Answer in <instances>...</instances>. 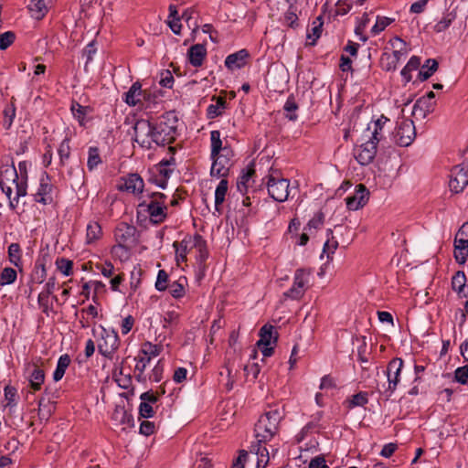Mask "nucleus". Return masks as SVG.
<instances>
[{"mask_svg": "<svg viewBox=\"0 0 468 468\" xmlns=\"http://www.w3.org/2000/svg\"><path fill=\"white\" fill-rule=\"evenodd\" d=\"M178 119L175 112L163 114L155 124L139 120L133 126L134 141L142 147L151 149L153 144L166 145L175 142L177 135Z\"/></svg>", "mask_w": 468, "mask_h": 468, "instance_id": "f257e3e1", "label": "nucleus"}, {"mask_svg": "<svg viewBox=\"0 0 468 468\" xmlns=\"http://www.w3.org/2000/svg\"><path fill=\"white\" fill-rule=\"evenodd\" d=\"M285 408L283 405H273L262 414L255 424V437L257 444L251 445V452H255L257 455V468H265L269 461L268 450L262 446L271 441L280 431L281 421L285 417Z\"/></svg>", "mask_w": 468, "mask_h": 468, "instance_id": "f03ea898", "label": "nucleus"}, {"mask_svg": "<svg viewBox=\"0 0 468 468\" xmlns=\"http://www.w3.org/2000/svg\"><path fill=\"white\" fill-rule=\"evenodd\" d=\"M114 239L117 245L113 246L112 252L118 254L122 251L127 254L137 243V229L133 225L120 222L114 229Z\"/></svg>", "mask_w": 468, "mask_h": 468, "instance_id": "7ed1b4c3", "label": "nucleus"}, {"mask_svg": "<svg viewBox=\"0 0 468 468\" xmlns=\"http://www.w3.org/2000/svg\"><path fill=\"white\" fill-rule=\"evenodd\" d=\"M166 196L160 192H154L150 195V200L147 203L144 201L139 205L140 207H145L151 222L160 224L165 221L167 216V207L165 205Z\"/></svg>", "mask_w": 468, "mask_h": 468, "instance_id": "20e7f679", "label": "nucleus"}, {"mask_svg": "<svg viewBox=\"0 0 468 468\" xmlns=\"http://www.w3.org/2000/svg\"><path fill=\"white\" fill-rule=\"evenodd\" d=\"M312 274V271L310 269L300 268L297 269L294 272L293 276V283L292 287L286 291L283 295L286 298H290L292 300H299L303 295L308 287L309 278Z\"/></svg>", "mask_w": 468, "mask_h": 468, "instance_id": "39448f33", "label": "nucleus"}, {"mask_svg": "<svg viewBox=\"0 0 468 468\" xmlns=\"http://www.w3.org/2000/svg\"><path fill=\"white\" fill-rule=\"evenodd\" d=\"M233 156L234 153L229 146H225L222 153L215 156H210L212 159L210 175L216 177H226L229 175V168L232 165Z\"/></svg>", "mask_w": 468, "mask_h": 468, "instance_id": "423d86ee", "label": "nucleus"}, {"mask_svg": "<svg viewBox=\"0 0 468 468\" xmlns=\"http://www.w3.org/2000/svg\"><path fill=\"white\" fill-rule=\"evenodd\" d=\"M268 193L277 202H284L290 195V181L270 175L267 182Z\"/></svg>", "mask_w": 468, "mask_h": 468, "instance_id": "0eeeda50", "label": "nucleus"}, {"mask_svg": "<svg viewBox=\"0 0 468 468\" xmlns=\"http://www.w3.org/2000/svg\"><path fill=\"white\" fill-rule=\"evenodd\" d=\"M416 137L414 122L409 119H403L399 122L394 133V140L399 146H409Z\"/></svg>", "mask_w": 468, "mask_h": 468, "instance_id": "6e6552de", "label": "nucleus"}, {"mask_svg": "<svg viewBox=\"0 0 468 468\" xmlns=\"http://www.w3.org/2000/svg\"><path fill=\"white\" fill-rule=\"evenodd\" d=\"M404 362L401 358L396 357L389 361L385 374L388 378V388L385 390L390 396L397 388L400 380V373L403 368Z\"/></svg>", "mask_w": 468, "mask_h": 468, "instance_id": "1a4fd4ad", "label": "nucleus"}, {"mask_svg": "<svg viewBox=\"0 0 468 468\" xmlns=\"http://www.w3.org/2000/svg\"><path fill=\"white\" fill-rule=\"evenodd\" d=\"M119 337L114 332L102 330L101 339L98 343V350L103 356L112 359V355L118 349Z\"/></svg>", "mask_w": 468, "mask_h": 468, "instance_id": "9d476101", "label": "nucleus"}, {"mask_svg": "<svg viewBox=\"0 0 468 468\" xmlns=\"http://www.w3.org/2000/svg\"><path fill=\"white\" fill-rule=\"evenodd\" d=\"M378 143L370 138L354 148V157L362 165H369L377 154Z\"/></svg>", "mask_w": 468, "mask_h": 468, "instance_id": "9b49d317", "label": "nucleus"}, {"mask_svg": "<svg viewBox=\"0 0 468 468\" xmlns=\"http://www.w3.org/2000/svg\"><path fill=\"white\" fill-rule=\"evenodd\" d=\"M468 185V169L463 165L454 166L451 171L449 186L455 194L462 193Z\"/></svg>", "mask_w": 468, "mask_h": 468, "instance_id": "f8f14e48", "label": "nucleus"}, {"mask_svg": "<svg viewBox=\"0 0 468 468\" xmlns=\"http://www.w3.org/2000/svg\"><path fill=\"white\" fill-rule=\"evenodd\" d=\"M144 187V179L138 174H129L126 176H122L117 186V188L120 191L127 192L135 196L142 194Z\"/></svg>", "mask_w": 468, "mask_h": 468, "instance_id": "ddd939ff", "label": "nucleus"}, {"mask_svg": "<svg viewBox=\"0 0 468 468\" xmlns=\"http://www.w3.org/2000/svg\"><path fill=\"white\" fill-rule=\"evenodd\" d=\"M53 188L50 177L47 173H43L39 179L38 188L34 194V200L43 205L51 204L53 202Z\"/></svg>", "mask_w": 468, "mask_h": 468, "instance_id": "4468645a", "label": "nucleus"}, {"mask_svg": "<svg viewBox=\"0 0 468 468\" xmlns=\"http://www.w3.org/2000/svg\"><path fill=\"white\" fill-rule=\"evenodd\" d=\"M192 250H196V259L200 270H205V263L208 258V250L207 248V241L199 234L191 236Z\"/></svg>", "mask_w": 468, "mask_h": 468, "instance_id": "2eb2a0df", "label": "nucleus"}, {"mask_svg": "<svg viewBox=\"0 0 468 468\" xmlns=\"http://www.w3.org/2000/svg\"><path fill=\"white\" fill-rule=\"evenodd\" d=\"M368 198L369 191L364 185L360 184L356 186L355 194L346 198V207L350 210H357L367 204Z\"/></svg>", "mask_w": 468, "mask_h": 468, "instance_id": "dca6fc26", "label": "nucleus"}, {"mask_svg": "<svg viewBox=\"0 0 468 468\" xmlns=\"http://www.w3.org/2000/svg\"><path fill=\"white\" fill-rule=\"evenodd\" d=\"M30 164L27 161L19 162L18 164V184H16V203L19 198L26 197L27 194V167Z\"/></svg>", "mask_w": 468, "mask_h": 468, "instance_id": "f3484780", "label": "nucleus"}, {"mask_svg": "<svg viewBox=\"0 0 468 468\" xmlns=\"http://www.w3.org/2000/svg\"><path fill=\"white\" fill-rule=\"evenodd\" d=\"M249 56L247 49H240L226 58L225 66L230 70L241 69L247 64Z\"/></svg>", "mask_w": 468, "mask_h": 468, "instance_id": "a211bd4d", "label": "nucleus"}, {"mask_svg": "<svg viewBox=\"0 0 468 468\" xmlns=\"http://www.w3.org/2000/svg\"><path fill=\"white\" fill-rule=\"evenodd\" d=\"M27 371L29 387L34 391L39 390L45 380L44 370L38 367L37 365L32 364L27 367Z\"/></svg>", "mask_w": 468, "mask_h": 468, "instance_id": "6ab92c4d", "label": "nucleus"}, {"mask_svg": "<svg viewBox=\"0 0 468 468\" xmlns=\"http://www.w3.org/2000/svg\"><path fill=\"white\" fill-rule=\"evenodd\" d=\"M388 121L386 116L381 115L377 120L370 122L367 125V131L371 133L369 138L378 144L384 136V126Z\"/></svg>", "mask_w": 468, "mask_h": 468, "instance_id": "aec40b11", "label": "nucleus"}, {"mask_svg": "<svg viewBox=\"0 0 468 468\" xmlns=\"http://www.w3.org/2000/svg\"><path fill=\"white\" fill-rule=\"evenodd\" d=\"M323 27H324L323 16H318L317 17H315L313 20L310 28L307 29L306 37L308 40H310L307 43V45H309V46L316 45L317 40L322 36Z\"/></svg>", "mask_w": 468, "mask_h": 468, "instance_id": "412c9836", "label": "nucleus"}, {"mask_svg": "<svg viewBox=\"0 0 468 468\" xmlns=\"http://www.w3.org/2000/svg\"><path fill=\"white\" fill-rule=\"evenodd\" d=\"M189 62L194 67H200L207 56V48L203 44L192 46L187 52Z\"/></svg>", "mask_w": 468, "mask_h": 468, "instance_id": "4be33fe9", "label": "nucleus"}, {"mask_svg": "<svg viewBox=\"0 0 468 468\" xmlns=\"http://www.w3.org/2000/svg\"><path fill=\"white\" fill-rule=\"evenodd\" d=\"M278 339V334L274 331V327L271 324H264L260 330V340L257 342V346H271L272 343L275 344Z\"/></svg>", "mask_w": 468, "mask_h": 468, "instance_id": "5701e85b", "label": "nucleus"}, {"mask_svg": "<svg viewBox=\"0 0 468 468\" xmlns=\"http://www.w3.org/2000/svg\"><path fill=\"white\" fill-rule=\"evenodd\" d=\"M432 111L433 103L429 101L428 98L421 97L416 101L412 109V115L417 119H424Z\"/></svg>", "mask_w": 468, "mask_h": 468, "instance_id": "b1692460", "label": "nucleus"}, {"mask_svg": "<svg viewBox=\"0 0 468 468\" xmlns=\"http://www.w3.org/2000/svg\"><path fill=\"white\" fill-rule=\"evenodd\" d=\"M0 182L11 183L16 187V184L19 182L18 173L13 162L10 165L6 164L1 165Z\"/></svg>", "mask_w": 468, "mask_h": 468, "instance_id": "393cba45", "label": "nucleus"}, {"mask_svg": "<svg viewBox=\"0 0 468 468\" xmlns=\"http://www.w3.org/2000/svg\"><path fill=\"white\" fill-rule=\"evenodd\" d=\"M162 351V346L152 344L151 342H145L142 345L138 357L143 360H147L150 363L151 359L159 356Z\"/></svg>", "mask_w": 468, "mask_h": 468, "instance_id": "a878e982", "label": "nucleus"}, {"mask_svg": "<svg viewBox=\"0 0 468 468\" xmlns=\"http://www.w3.org/2000/svg\"><path fill=\"white\" fill-rule=\"evenodd\" d=\"M142 97V85L140 82H134L129 90L124 93V101L129 106H135L141 101Z\"/></svg>", "mask_w": 468, "mask_h": 468, "instance_id": "bb28decb", "label": "nucleus"}, {"mask_svg": "<svg viewBox=\"0 0 468 468\" xmlns=\"http://www.w3.org/2000/svg\"><path fill=\"white\" fill-rule=\"evenodd\" d=\"M51 0H31L29 10L37 19H41L47 14Z\"/></svg>", "mask_w": 468, "mask_h": 468, "instance_id": "cd10ccee", "label": "nucleus"}, {"mask_svg": "<svg viewBox=\"0 0 468 468\" xmlns=\"http://www.w3.org/2000/svg\"><path fill=\"white\" fill-rule=\"evenodd\" d=\"M174 247L177 262L186 261V254L192 250L191 236L186 237L180 243L175 242Z\"/></svg>", "mask_w": 468, "mask_h": 468, "instance_id": "c85d7f7f", "label": "nucleus"}, {"mask_svg": "<svg viewBox=\"0 0 468 468\" xmlns=\"http://www.w3.org/2000/svg\"><path fill=\"white\" fill-rule=\"evenodd\" d=\"M112 420L121 425L132 426L133 422V415L128 412L124 407L117 406L112 415Z\"/></svg>", "mask_w": 468, "mask_h": 468, "instance_id": "c756f323", "label": "nucleus"}, {"mask_svg": "<svg viewBox=\"0 0 468 468\" xmlns=\"http://www.w3.org/2000/svg\"><path fill=\"white\" fill-rule=\"evenodd\" d=\"M113 378L120 388L123 389L131 388V393H133L132 376L129 373H123L122 367L116 368L114 370Z\"/></svg>", "mask_w": 468, "mask_h": 468, "instance_id": "7c9ffc66", "label": "nucleus"}, {"mask_svg": "<svg viewBox=\"0 0 468 468\" xmlns=\"http://www.w3.org/2000/svg\"><path fill=\"white\" fill-rule=\"evenodd\" d=\"M353 6L351 0H337L335 7L328 12V18L335 19L338 16L346 15Z\"/></svg>", "mask_w": 468, "mask_h": 468, "instance_id": "2f4dec72", "label": "nucleus"}, {"mask_svg": "<svg viewBox=\"0 0 468 468\" xmlns=\"http://www.w3.org/2000/svg\"><path fill=\"white\" fill-rule=\"evenodd\" d=\"M228 180L225 178H222L218 185L216 191H215V209L221 213L220 206L225 201V197L228 192Z\"/></svg>", "mask_w": 468, "mask_h": 468, "instance_id": "473e14b6", "label": "nucleus"}, {"mask_svg": "<svg viewBox=\"0 0 468 468\" xmlns=\"http://www.w3.org/2000/svg\"><path fill=\"white\" fill-rule=\"evenodd\" d=\"M438 66L439 65L436 59H427L425 64L422 65L420 70L419 71L418 79L420 81L427 80L430 77L433 75L434 72L437 71Z\"/></svg>", "mask_w": 468, "mask_h": 468, "instance_id": "72a5a7b5", "label": "nucleus"}, {"mask_svg": "<svg viewBox=\"0 0 468 468\" xmlns=\"http://www.w3.org/2000/svg\"><path fill=\"white\" fill-rule=\"evenodd\" d=\"M70 110L80 125L83 126L85 124V117L90 112V108L82 106L78 101H72Z\"/></svg>", "mask_w": 468, "mask_h": 468, "instance_id": "f704fd0d", "label": "nucleus"}, {"mask_svg": "<svg viewBox=\"0 0 468 468\" xmlns=\"http://www.w3.org/2000/svg\"><path fill=\"white\" fill-rule=\"evenodd\" d=\"M70 357L69 355L65 354L59 356L57 364V367L53 373V379L54 381H59L64 374L66 369L69 367L70 364Z\"/></svg>", "mask_w": 468, "mask_h": 468, "instance_id": "c9c22d12", "label": "nucleus"}, {"mask_svg": "<svg viewBox=\"0 0 468 468\" xmlns=\"http://www.w3.org/2000/svg\"><path fill=\"white\" fill-rule=\"evenodd\" d=\"M368 402V394L365 391H360L353 395L350 399L345 401L346 408L352 410L356 407H363Z\"/></svg>", "mask_w": 468, "mask_h": 468, "instance_id": "e433bc0d", "label": "nucleus"}, {"mask_svg": "<svg viewBox=\"0 0 468 468\" xmlns=\"http://www.w3.org/2000/svg\"><path fill=\"white\" fill-rule=\"evenodd\" d=\"M186 283V279L185 277H181L177 281L170 283L169 287H168L170 294L176 299L184 297L186 294V289H185Z\"/></svg>", "mask_w": 468, "mask_h": 468, "instance_id": "4c0bfd02", "label": "nucleus"}, {"mask_svg": "<svg viewBox=\"0 0 468 468\" xmlns=\"http://www.w3.org/2000/svg\"><path fill=\"white\" fill-rule=\"evenodd\" d=\"M47 278V270L45 263L37 261L34 266V270L31 274V282L37 284H41Z\"/></svg>", "mask_w": 468, "mask_h": 468, "instance_id": "58836bf2", "label": "nucleus"}, {"mask_svg": "<svg viewBox=\"0 0 468 468\" xmlns=\"http://www.w3.org/2000/svg\"><path fill=\"white\" fill-rule=\"evenodd\" d=\"M17 278V272L11 267H5L0 271V286H6L13 284Z\"/></svg>", "mask_w": 468, "mask_h": 468, "instance_id": "ea45409f", "label": "nucleus"}, {"mask_svg": "<svg viewBox=\"0 0 468 468\" xmlns=\"http://www.w3.org/2000/svg\"><path fill=\"white\" fill-rule=\"evenodd\" d=\"M211 153L210 156H215L223 152L225 146L222 145L220 132L213 130L210 132Z\"/></svg>", "mask_w": 468, "mask_h": 468, "instance_id": "a19ab883", "label": "nucleus"}, {"mask_svg": "<svg viewBox=\"0 0 468 468\" xmlns=\"http://www.w3.org/2000/svg\"><path fill=\"white\" fill-rule=\"evenodd\" d=\"M102 235L101 225L96 222L92 221L90 222L87 226V234L86 239L88 243H91L97 239H99Z\"/></svg>", "mask_w": 468, "mask_h": 468, "instance_id": "79ce46f5", "label": "nucleus"}, {"mask_svg": "<svg viewBox=\"0 0 468 468\" xmlns=\"http://www.w3.org/2000/svg\"><path fill=\"white\" fill-rule=\"evenodd\" d=\"M455 18L456 14L454 12H448L447 14H444L441 20L435 24L434 31L437 33L445 31L452 25Z\"/></svg>", "mask_w": 468, "mask_h": 468, "instance_id": "37998d69", "label": "nucleus"}, {"mask_svg": "<svg viewBox=\"0 0 468 468\" xmlns=\"http://www.w3.org/2000/svg\"><path fill=\"white\" fill-rule=\"evenodd\" d=\"M226 101L218 97L216 104H210L207 109V115L209 119H214L223 113L225 109Z\"/></svg>", "mask_w": 468, "mask_h": 468, "instance_id": "c03bdc74", "label": "nucleus"}, {"mask_svg": "<svg viewBox=\"0 0 468 468\" xmlns=\"http://www.w3.org/2000/svg\"><path fill=\"white\" fill-rule=\"evenodd\" d=\"M58 154L59 156V165L65 166L67 161L70 156V146L69 139L66 137L59 144L58 148Z\"/></svg>", "mask_w": 468, "mask_h": 468, "instance_id": "a18cd8bd", "label": "nucleus"}, {"mask_svg": "<svg viewBox=\"0 0 468 468\" xmlns=\"http://www.w3.org/2000/svg\"><path fill=\"white\" fill-rule=\"evenodd\" d=\"M101 163L98 147H90L88 151L87 167L89 171H93Z\"/></svg>", "mask_w": 468, "mask_h": 468, "instance_id": "49530a36", "label": "nucleus"}, {"mask_svg": "<svg viewBox=\"0 0 468 468\" xmlns=\"http://www.w3.org/2000/svg\"><path fill=\"white\" fill-rule=\"evenodd\" d=\"M8 257L11 263L16 267L20 266L22 251L18 243H11L8 246Z\"/></svg>", "mask_w": 468, "mask_h": 468, "instance_id": "de8ad7c7", "label": "nucleus"}, {"mask_svg": "<svg viewBox=\"0 0 468 468\" xmlns=\"http://www.w3.org/2000/svg\"><path fill=\"white\" fill-rule=\"evenodd\" d=\"M395 21L394 18L387 17V16H377L376 24L371 28V33L374 36L378 35L382 31L386 29L390 24Z\"/></svg>", "mask_w": 468, "mask_h": 468, "instance_id": "09e8293b", "label": "nucleus"}, {"mask_svg": "<svg viewBox=\"0 0 468 468\" xmlns=\"http://www.w3.org/2000/svg\"><path fill=\"white\" fill-rule=\"evenodd\" d=\"M326 232H327L328 239L324 245L323 254H326L327 259H331V255L334 254L335 250L338 247V242L332 236V234H333L332 229H327Z\"/></svg>", "mask_w": 468, "mask_h": 468, "instance_id": "8fccbe9b", "label": "nucleus"}, {"mask_svg": "<svg viewBox=\"0 0 468 468\" xmlns=\"http://www.w3.org/2000/svg\"><path fill=\"white\" fill-rule=\"evenodd\" d=\"M255 171L253 168H249L238 178L237 188L240 193H245L248 188V184L254 175Z\"/></svg>", "mask_w": 468, "mask_h": 468, "instance_id": "3c124183", "label": "nucleus"}, {"mask_svg": "<svg viewBox=\"0 0 468 468\" xmlns=\"http://www.w3.org/2000/svg\"><path fill=\"white\" fill-rule=\"evenodd\" d=\"M57 269L65 276H69L73 273V261L66 258H58L56 260Z\"/></svg>", "mask_w": 468, "mask_h": 468, "instance_id": "603ef678", "label": "nucleus"}, {"mask_svg": "<svg viewBox=\"0 0 468 468\" xmlns=\"http://www.w3.org/2000/svg\"><path fill=\"white\" fill-rule=\"evenodd\" d=\"M283 110L286 112V118L290 121H295L297 119L296 111L298 110V105L295 102L293 96H289L284 106Z\"/></svg>", "mask_w": 468, "mask_h": 468, "instance_id": "864d4df0", "label": "nucleus"}, {"mask_svg": "<svg viewBox=\"0 0 468 468\" xmlns=\"http://www.w3.org/2000/svg\"><path fill=\"white\" fill-rule=\"evenodd\" d=\"M466 276L463 271H457L452 279V289L461 293L465 286Z\"/></svg>", "mask_w": 468, "mask_h": 468, "instance_id": "5fc2aeb1", "label": "nucleus"}, {"mask_svg": "<svg viewBox=\"0 0 468 468\" xmlns=\"http://www.w3.org/2000/svg\"><path fill=\"white\" fill-rule=\"evenodd\" d=\"M3 114H4L3 125L5 129H9L13 123L15 117H16L15 105L13 103L7 105L4 109Z\"/></svg>", "mask_w": 468, "mask_h": 468, "instance_id": "6e6d98bb", "label": "nucleus"}, {"mask_svg": "<svg viewBox=\"0 0 468 468\" xmlns=\"http://www.w3.org/2000/svg\"><path fill=\"white\" fill-rule=\"evenodd\" d=\"M169 277L167 272L165 270H160L157 274L156 282H155V289L159 292H164L168 289Z\"/></svg>", "mask_w": 468, "mask_h": 468, "instance_id": "4d7b16f0", "label": "nucleus"}, {"mask_svg": "<svg viewBox=\"0 0 468 468\" xmlns=\"http://www.w3.org/2000/svg\"><path fill=\"white\" fill-rule=\"evenodd\" d=\"M380 64L383 69L387 71L395 70L398 65V59L390 57L388 53H384L380 58Z\"/></svg>", "mask_w": 468, "mask_h": 468, "instance_id": "13d9d810", "label": "nucleus"}, {"mask_svg": "<svg viewBox=\"0 0 468 468\" xmlns=\"http://www.w3.org/2000/svg\"><path fill=\"white\" fill-rule=\"evenodd\" d=\"M165 388L161 389V392H153L152 390L146 391L141 394L140 399L149 403L150 405L155 404L158 402L160 396L165 394Z\"/></svg>", "mask_w": 468, "mask_h": 468, "instance_id": "bf43d9fd", "label": "nucleus"}, {"mask_svg": "<svg viewBox=\"0 0 468 468\" xmlns=\"http://www.w3.org/2000/svg\"><path fill=\"white\" fill-rule=\"evenodd\" d=\"M12 185L13 184H11V183L0 182V187H1L2 191H3V193H5V195L9 199V207H10V208L11 209H15L18 203H16V196L13 199L11 198V196H12V193H13Z\"/></svg>", "mask_w": 468, "mask_h": 468, "instance_id": "052dcab7", "label": "nucleus"}, {"mask_svg": "<svg viewBox=\"0 0 468 468\" xmlns=\"http://www.w3.org/2000/svg\"><path fill=\"white\" fill-rule=\"evenodd\" d=\"M324 216L322 212L316 213L313 218H311L307 224V226L304 228V229H320L324 224Z\"/></svg>", "mask_w": 468, "mask_h": 468, "instance_id": "680f3d73", "label": "nucleus"}, {"mask_svg": "<svg viewBox=\"0 0 468 468\" xmlns=\"http://www.w3.org/2000/svg\"><path fill=\"white\" fill-rule=\"evenodd\" d=\"M15 38L16 36L11 31L0 34V49H6L14 42Z\"/></svg>", "mask_w": 468, "mask_h": 468, "instance_id": "e2e57ef3", "label": "nucleus"}, {"mask_svg": "<svg viewBox=\"0 0 468 468\" xmlns=\"http://www.w3.org/2000/svg\"><path fill=\"white\" fill-rule=\"evenodd\" d=\"M139 415L142 418H152L154 415V410L152 405L142 400L139 406Z\"/></svg>", "mask_w": 468, "mask_h": 468, "instance_id": "0e129e2a", "label": "nucleus"}, {"mask_svg": "<svg viewBox=\"0 0 468 468\" xmlns=\"http://www.w3.org/2000/svg\"><path fill=\"white\" fill-rule=\"evenodd\" d=\"M163 372H164V364L163 361L160 359L157 364L153 368L151 375L149 378L154 382H159L163 378Z\"/></svg>", "mask_w": 468, "mask_h": 468, "instance_id": "69168bd1", "label": "nucleus"}, {"mask_svg": "<svg viewBox=\"0 0 468 468\" xmlns=\"http://www.w3.org/2000/svg\"><path fill=\"white\" fill-rule=\"evenodd\" d=\"M5 399L7 401V406L16 405V388L10 385L5 387Z\"/></svg>", "mask_w": 468, "mask_h": 468, "instance_id": "338daca9", "label": "nucleus"}, {"mask_svg": "<svg viewBox=\"0 0 468 468\" xmlns=\"http://www.w3.org/2000/svg\"><path fill=\"white\" fill-rule=\"evenodd\" d=\"M454 377L459 383L466 384L468 382V366L458 367Z\"/></svg>", "mask_w": 468, "mask_h": 468, "instance_id": "774afa93", "label": "nucleus"}]
</instances>
